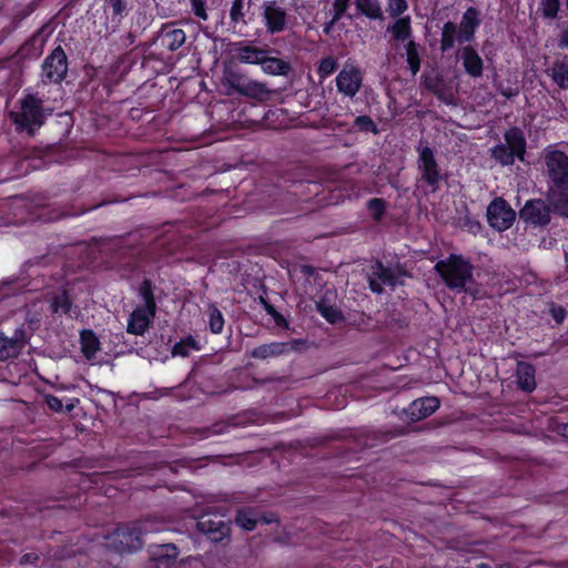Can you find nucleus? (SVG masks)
<instances>
[{
	"label": "nucleus",
	"mask_w": 568,
	"mask_h": 568,
	"mask_svg": "<svg viewBox=\"0 0 568 568\" xmlns=\"http://www.w3.org/2000/svg\"><path fill=\"white\" fill-rule=\"evenodd\" d=\"M558 45L561 48V49H565V48H568V29L565 30L560 38H559V42H558Z\"/></svg>",
	"instance_id": "nucleus-50"
},
{
	"label": "nucleus",
	"mask_w": 568,
	"mask_h": 568,
	"mask_svg": "<svg viewBox=\"0 0 568 568\" xmlns=\"http://www.w3.org/2000/svg\"><path fill=\"white\" fill-rule=\"evenodd\" d=\"M156 554L160 557H165L168 559H174L178 557V549L172 544L161 545L159 547V551Z\"/></svg>",
	"instance_id": "nucleus-44"
},
{
	"label": "nucleus",
	"mask_w": 568,
	"mask_h": 568,
	"mask_svg": "<svg viewBox=\"0 0 568 568\" xmlns=\"http://www.w3.org/2000/svg\"><path fill=\"white\" fill-rule=\"evenodd\" d=\"M235 521L245 530H253L257 524V518L248 510H241L237 513Z\"/></svg>",
	"instance_id": "nucleus-36"
},
{
	"label": "nucleus",
	"mask_w": 568,
	"mask_h": 568,
	"mask_svg": "<svg viewBox=\"0 0 568 568\" xmlns=\"http://www.w3.org/2000/svg\"><path fill=\"white\" fill-rule=\"evenodd\" d=\"M24 342L26 335L23 332L17 331L11 338L0 333V361L14 356L23 346Z\"/></svg>",
	"instance_id": "nucleus-20"
},
{
	"label": "nucleus",
	"mask_w": 568,
	"mask_h": 568,
	"mask_svg": "<svg viewBox=\"0 0 568 568\" xmlns=\"http://www.w3.org/2000/svg\"><path fill=\"white\" fill-rule=\"evenodd\" d=\"M435 270L444 283L454 292H469L474 282V267L470 262L460 255L452 254L446 260L437 262Z\"/></svg>",
	"instance_id": "nucleus-2"
},
{
	"label": "nucleus",
	"mask_w": 568,
	"mask_h": 568,
	"mask_svg": "<svg viewBox=\"0 0 568 568\" xmlns=\"http://www.w3.org/2000/svg\"><path fill=\"white\" fill-rule=\"evenodd\" d=\"M356 8L369 19H381L383 16L378 0H356Z\"/></svg>",
	"instance_id": "nucleus-30"
},
{
	"label": "nucleus",
	"mask_w": 568,
	"mask_h": 568,
	"mask_svg": "<svg viewBox=\"0 0 568 568\" xmlns=\"http://www.w3.org/2000/svg\"><path fill=\"white\" fill-rule=\"evenodd\" d=\"M408 8L406 0H388L387 11L390 17L402 16Z\"/></svg>",
	"instance_id": "nucleus-38"
},
{
	"label": "nucleus",
	"mask_w": 568,
	"mask_h": 568,
	"mask_svg": "<svg viewBox=\"0 0 568 568\" xmlns=\"http://www.w3.org/2000/svg\"><path fill=\"white\" fill-rule=\"evenodd\" d=\"M566 7H567V9H568V0L566 1Z\"/></svg>",
	"instance_id": "nucleus-53"
},
{
	"label": "nucleus",
	"mask_w": 568,
	"mask_h": 568,
	"mask_svg": "<svg viewBox=\"0 0 568 568\" xmlns=\"http://www.w3.org/2000/svg\"><path fill=\"white\" fill-rule=\"evenodd\" d=\"M407 61L412 69V72L415 74L419 69L418 55L415 49V44L413 41H409L407 44Z\"/></svg>",
	"instance_id": "nucleus-39"
},
{
	"label": "nucleus",
	"mask_w": 568,
	"mask_h": 568,
	"mask_svg": "<svg viewBox=\"0 0 568 568\" xmlns=\"http://www.w3.org/2000/svg\"><path fill=\"white\" fill-rule=\"evenodd\" d=\"M195 349H199L196 342L192 337H187L173 346L172 355L186 357L192 351Z\"/></svg>",
	"instance_id": "nucleus-32"
},
{
	"label": "nucleus",
	"mask_w": 568,
	"mask_h": 568,
	"mask_svg": "<svg viewBox=\"0 0 568 568\" xmlns=\"http://www.w3.org/2000/svg\"><path fill=\"white\" fill-rule=\"evenodd\" d=\"M106 7L111 10L113 16L121 17L124 12L125 4L123 0H106Z\"/></svg>",
	"instance_id": "nucleus-47"
},
{
	"label": "nucleus",
	"mask_w": 568,
	"mask_h": 568,
	"mask_svg": "<svg viewBox=\"0 0 568 568\" xmlns=\"http://www.w3.org/2000/svg\"><path fill=\"white\" fill-rule=\"evenodd\" d=\"M197 528L213 541H220L227 537L229 526L220 518L202 516L197 521Z\"/></svg>",
	"instance_id": "nucleus-15"
},
{
	"label": "nucleus",
	"mask_w": 568,
	"mask_h": 568,
	"mask_svg": "<svg viewBox=\"0 0 568 568\" xmlns=\"http://www.w3.org/2000/svg\"><path fill=\"white\" fill-rule=\"evenodd\" d=\"M39 560V556L34 552L26 554L21 557L20 564L21 565H33Z\"/></svg>",
	"instance_id": "nucleus-49"
},
{
	"label": "nucleus",
	"mask_w": 568,
	"mask_h": 568,
	"mask_svg": "<svg viewBox=\"0 0 568 568\" xmlns=\"http://www.w3.org/2000/svg\"><path fill=\"white\" fill-rule=\"evenodd\" d=\"M548 201L552 205L556 213L568 217V189L549 187Z\"/></svg>",
	"instance_id": "nucleus-21"
},
{
	"label": "nucleus",
	"mask_w": 568,
	"mask_h": 568,
	"mask_svg": "<svg viewBox=\"0 0 568 568\" xmlns=\"http://www.w3.org/2000/svg\"><path fill=\"white\" fill-rule=\"evenodd\" d=\"M517 378L518 385L526 392H531L535 389V369L530 364L519 363L517 366Z\"/></svg>",
	"instance_id": "nucleus-24"
},
{
	"label": "nucleus",
	"mask_w": 568,
	"mask_h": 568,
	"mask_svg": "<svg viewBox=\"0 0 568 568\" xmlns=\"http://www.w3.org/2000/svg\"><path fill=\"white\" fill-rule=\"evenodd\" d=\"M148 531L139 525L120 527L112 536V545L118 551L138 550L142 547V534Z\"/></svg>",
	"instance_id": "nucleus-8"
},
{
	"label": "nucleus",
	"mask_w": 568,
	"mask_h": 568,
	"mask_svg": "<svg viewBox=\"0 0 568 568\" xmlns=\"http://www.w3.org/2000/svg\"><path fill=\"white\" fill-rule=\"evenodd\" d=\"M141 295L144 304L138 306L130 315L128 321V332L134 335H143L154 317L155 302L149 285L145 283L141 287Z\"/></svg>",
	"instance_id": "nucleus-5"
},
{
	"label": "nucleus",
	"mask_w": 568,
	"mask_h": 568,
	"mask_svg": "<svg viewBox=\"0 0 568 568\" xmlns=\"http://www.w3.org/2000/svg\"><path fill=\"white\" fill-rule=\"evenodd\" d=\"M52 313L55 314H68L71 311V302L69 296L63 292L54 296L50 303Z\"/></svg>",
	"instance_id": "nucleus-31"
},
{
	"label": "nucleus",
	"mask_w": 568,
	"mask_h": 568,
	"mask_svg": "<svg viewBox=\"0 0 568 568\" xmlns=\"http://www.w3.org/2000/svg\"><path fill=\"white\" fill-rule=\"evenodd\" d=\"M459 58L463 67L471 78H479L483 74V59L478 52L470 45H466L459 50Z\"/></svg>",
	"instance_id": "nucleus-16"
},
{
	"label": "nucleus",
	"mask_w": 568,
	"mask_h": 568,
	"mask_svg": "<svg viewBox=\"0 0 568 568\" xmlns=\"http://www.w3.org/2000/svg\"><path fill=\"white\" fill-rule=\"evenodd\" d=\"M80 343L81 352L89 361L93 359L100 351L99 339L91 331H84L81 333Z\"/></svg>",
	"instance_id": "nucleus-25"
},
{
	"label": "nucleus",
	"mask_w": 568,
	"mask_h": 568,
	"mask_svg": "<svg viewBox=\"0 0 568 568\" xmlns=\"http://www.w3.org/2000/svg\"><path fill=\"white\" fill-rule=\"evenodd\" d=\"M505 144H498L491 150V156L501 165H510L515 159L524 161L526 152V139L523 132L510 129L505 133Z\"/></svg>",
	"instance_id": "nucleus-3"
},
{
	"label": "nucleus",
	"mask_w": 568,
	"mask_h": 568,
	"mask_svg": "<svg viewBox=\"0 0 568 568\" xmlns=\"http://www.w3.org/2000/svg\"><path fill=\"white\" fill-rule=\"evenodd\" d=\"M417 151L418 170L422 174V179L432 187L433 191H436L442 180V174L436 162L434 151L427 145H419Z\"/></svg>",
	"instance_id": "nucleus-7"
},
{
	"label": "nucleus",
	"mask_w": 568,
	"mask_h": 568,
	"mask_svg": "<svg viewBox=\"0 0 568 568\" xmlns=\"http://www.w3.org/2000/svg\"><path fill=\"white\" fill-rule=\"evenodd\" d=\"M318 311L329 323H336L341 320L339 311L333 306L318 305Z\"/></svg>",
	"instance_id": "nucleus-41"
},
{
	"label": "nucleus",
	"mask_w": 568,
	"mask_h": 568,
	"mask_svg": "<svg viewBox=\"0 0 568 568\" xmlns=\"http://www.w3.org/2000/svg\"><path fill=\"white\" fill-rule=\"evenodd\" d=\"M389 31L393 34V38L397 41H406L410 38V17H402L398 18L393 26H390Z\"/></svg>",
	"instance_id": "nucleus-29"
},
{
	"label": "nucleus",
	"mask_w": 568,
	"mask_h": 568,
	"mask_svg": "<svg viewBox=\"0 0 568 568\" xmlns=\"http://www.w3.org/2000/svg\"><path fill=\"white\" fill-rule=\"evenodd\" d=\"M230 83L232 88L242 95L256 99L258 101H266L271 95V90L265 83L247 79L242 75H233Z\"/></svg>",
	"instance_id": "nucleus-11"
},
{
	"label": "nucleus",
	"mask_w": 568,
	"mask_h": 568,
	"mask_svg": "<svg viewBox=\"0 0 568 568\" xmlns=\"http://www.w3.org/2000/svg\"><path fill=\"white\" fill-rule=\"evenodd\" d=\"M368 210L375 220H379L385 211L384 201L381 199H373L368 202Z\"/></svg>",
	"instance_id": "nucleus-42"
},
{
	"label": "nucleus",
	"mask_w": 568,
	"mask_h": 568,
	"mask_svg": "<svg viewBox=\"0 0 568 568\" xmlns=\"http://www.w3.org/2000/svg\"><path fill=\"white\" fill-rule=\"evenodd\" d=\"M209 325L210 329L214 334H219L223 331L224 318L222 313L214 306L209 308Z\"/></svg>",
	"instance_id": "nucleus-34"
},
{
	"label": "nucleus",
	"mask_w": 568,
	"mask_h": 568,
	"mask_svg": "<svg viewBox=\"0 0 568 568\" xmlns=\"http://www.w3.org/2000/svg\"><path fill=\"white\" fill-rule=\"evenodd\" d=\"M44 400L49 408L57 413L62 412L64 407L67 412H71L78 403V399H70L65 405H63L62 400L53 395H47Z\"/></svg>",
	"instance_id": "nucleus-33"
},
{
	"label": "nucleus",
	"mask_w": 568,
	"mask_h": 568,
	"mask_svg": "<svg viewBox=\"0 0 568 568\" xmlns=\"http://www.w3.org/2000/svg\"><path fill=\"white\" fill-rule=\"evenodd\" d=\"M263 72L271 75H284L290 71V64L278 58L265 55L261 63Z\"/></svg>",
	"instance_id": "nucleus-26"
},
{
	"label": "nucleus",
	"mask_w": 568,
	"mask_h": 568,
	"mask_svg": "<svg viewBox=\"0 0 568 568\" xmlns=\"http://www.w3.org/2000/svg\"><path fill=\"white\" fill-rule=\"evenodd\" d=\"M559 432L562 436L565 437H568V423L566 424H562L560 427H559Z\"/></svg>",
	"instance_id": "nucleus-51"
},
{
	"label": "nucleus",
	"mask_w": 568,
	"mask_h": 568,
	"mask_svg": "<svg viewBox=\"0 0 568 568\" xmlns=\"http://www.w3.org/2000/svg\"><path fill=\"white\" fill-rule=\"evenodd\" d=\"M355 124L362 131H375V124L369 116H357L355 119Z\"/></svg>",
	"instance_id": "nucleus-45"
},
{
	"label": "nucleus",
	"mask_w": 568,
	"mask_h": 568,
	"mask_svg": "<svg viewBox=\"0 0 568 568\" xmlns=\"http://www.w3.org/2000/svg\"><path fill=\"white\" fill-rule=\"evenodd\" d=\"M39 323L38 317H31L29 321L30 326L33 328Z\"/></svg>",
	"instance_id": "nucleus-52"
},
{
	"label": "nucleus",
	"mask_w": 568,
	"mask_h": 568,
	"mask_svg": "<svg viewBox=\"0 0 568 568\" xmlns=\"http://www.w3.org/2000/svg\"><path fill=\"white\" fill-rule=\"evenodd\" d=\"M554 83L562 90H568V57L554 62L548 70Z\"/></svg>",
	"instance_id": "nucleus-23"
},
{
	"label": "nucleus",
	"mask_w": 568,
	"mask_h": 568,
	"mask_svg": "<svg viewBox=\"0 0 568 568\" xmlns=\"http://www.w3.org/2000/svg\"><path fill=\"white\" fill-rule=\"evenodd\" d=\"M519 217L531 225H546L550 221V209L542 200H529L519 211Z\"/></svg>",
	"instance_id": "nucleus-14"
},
{
	"label": "nucleus",
	"mask_w": 568,
	"mask_h": 568,
	"mask_svg": "<svg viewBox=\"0 0 568 568\" xmlns=\"http://www.w3.org/2000/svg\"><path fill=\"white\" fill-rule=\"evenodd\" d=\"M402 273L398 268L385 267L381 262L371 265L367 273L369 287L375 293H381L385 286H395Z\"/></svg>",
	"instance_id": "nucleus-9"
},
{
	"label": "nucleus",
	"mask_w": 568,
	"mask_h": 568,
	"mask_svg": "<svg viewBox=\"0 0 568 568\" xmlns=\"http://www.w3.org/2000/svg\"><path fill=\"white\" fill-rule=\"evenodd\" d=\"M53 109L44 105L43 93L24 90L10 111V119L18 131H26L33 134L37 129L43 125L48 115Z\"/></svg>",
	"instance_id": "nucleus-1"
},
{
	"label": "nucleus",
	"mask_w": 568,
	"mask_h": 568,
	"mask_svg": "<svg viewBox=\"0 0 568 568\" xmlns=\"http://www.w3.org/2000/svg\"><path fill=\"white\" fill-rule=\"evenodd\" d=\"M186 36L182 29L173 28L172 26H165L162 28L159 36V41L162 47L170 51L180 49L185 42Z\"/></svg>",
	"instance_id": "nucleus-18"
},
{
	"label": "nucleus",
	"mask_w": 568,
	"mask_h": 568,
	"mask_svg": "<svg viewBox=\"0 0 568 568\" xmlns=\"http://www.w3.org/2000/svg\"><path fill=\"white\" fill-rule=\"evenodd\" d=\"M68 72L67 55L61 47L55 48L43 61L41 82L59 84Z\"/></svg>",
	"instance_id": "nucleus-6"
},
{
	"label": "nucleus",
	"mask_w": 568,
	"mask_h": 568,
	"mask_svg": "<svg viewBox=\"0 0 568 568\" xmlns=\"http://www.w3.org/2000/svg\"><path fill=\"white\" fill-rule=\"evenodd\" d=\"M191 4H192V10L197 18H200L202 20L207 19L204 0H191Z\"/></svg>",
	"instance_id": "nucleus-46"
},
{
	"label": "nucleus",
	"mask_w": 568,
	"mask_h": 568,
	"mask_svg": "<svg viewBox=\"0 0 568 568\" xmlns=\"http://www.w3.org/2000/svg\"><path fill=\"white\" fill-rule=\"evenodd\" d=\"M439 407V400L436 397H424L414 400L408 408V413L414 419H424L432 415Z\"/></svg>",
	"instance_id": "nucleus-19"
},
{
	"label": "nucleus",
	"mask_w": 568,
	"mask_h": 568,
	"mask_svg": "<svg viewBox=\"0 0 568 568\" xmlns=\"http://www.w3.org/2000/svg\"><path fill=\"white\" fill-rule=\"evenodd\" d=\"M456 42L459 43V29L457 28V24L453 22L445 23L440 41L442 51H448Z\"/></svg>",
	"instance_id": "nucleus-28"
},
{
	"label": "nucleus",
	"mask_w": 568,
	"mask_h": 568,
	"mask_svg": "<svg viewBox=\"0 0 568 568\" xmlns=\"http://www.w3.org/2000/svg\"><path fill=\"white\" fill-rule=\"evenodd\" d=\"M349 0H334V16L333 22L341 19V17L345 13L348 8Z\"/></svg>",
	"instance_id": "nucleus-43"
},
{
	"label": "nucleus",
	"mask_w": 568,
	"mask_h": 568,
	"mask_svg": "<svg viewBox=\"0 0 568 568\" xmlns=\"http://www.w3.org/2000/svg\"><path fill=\"white\" fill-rule=\"evenodd\" d=\"M335 68L336 61L333 58L328 57L321 61L317 72L321 78H326L333 73Z\"/></svg>",
	"instance_id": "nucleus-40"
},
{
	"label": "nucleus",
	"mask_w": 568,
	"mask_h": 568,
	"mask_svg": "<svg viewBox=\"0 0 568 568\" xmlns=\"http://www.w3.org/2000/svg\"><path fill=\"white\" fill-rule=\"evenodd\" d=\"M515 211L504 199H495L487 209V217L491 227L498 231L509 229L515 221Z\"/></svg>",
	"instance_id": "nucleus-10"
},
{
	"label": "nucleus",
	"mask_w": 568,
	"mask_h": 568,
	"mask_svg": "<svg viewBox=\"0 0 568 568\" xmlns=\"http://www.w3.org/2000/svg\"><path fill=\"white\" fill-rule=\"evenodd\" d=\"M244 0H233L231 10H230V18L231 21L234 24H246L245 21V12H244Z\"/></svg>",
	"instance_id": "nucleus-35"
},
{
	"label": "nucleus",
	"mask_w": 568,
	"mask_h": 568,
	"mask_svg": "<svg viewBox=\"0 0 568 568\" xmlns=\"http://www.w3.org/2000/svg\"><path fill=\"white\" fill-rule=\"evenodd\" d=\"M363 77L354 65H344L336 77V87L338 92L353 98L362 87Z\"/></svg>",
	"instance_id": "nucleus-13"
},
{
	"label": "nucleus",
	"mask_w": 568,
	"mask_h": 568,
	"mask_svg": "<svg viewBox=\"0 0 568 568\" xmlns=\"http://www.w3.org/2000/svg\"><path fill=\"white\" fill-rule=\"evenodd\" d=\"M263 21L270 33H280L286 27V10L281 1H267L263 6Z\"/></svg>",
	"instance_id": "nucleus-12"
},
{
	"label": "nucleus",
	"mask_w": 568,
	"mask_h": 568,
	"mask_svg": "<svg viewBox=\"0 0 568 568\" xmlns=\"http://www.w3.org/2000/svg\"><path fill=\"white\" fill-rule=\"evenodd\" d=\"M550 313L556 323L560 324L566 317V311L560 306H551Z\"/></svg>",
	"instance_id": "nucleus-48"
},
{
	"label": "nucleus",
	"mask_w": 568,
	"mask_h": 568,
	"mask_svg": "<svg viewBox=\"0 0 568 568\" xmlns=\"http://www.w3.org/2000/svg\"><path fill=\"white\" fill-rule=\"evenodd\" d=\"M291 348L292 347L287 343L274 342L254 348L251 353V356L254 358L266 359L270 357L280 356L288 352Z\"/></svg>",
	"instance_id": "nucleus-22"
},
{
	"label": "nucleus",
	"mask_w": 568,
	"mask_h": 568,
	"mask_svg": "<svg viewBox=\"0 0 568 568\" xmlns=\"http://www.w3.org/2000/svg\"><path fill=\"white\" fill-rule=\"evenodd\" d=\"M266 53L267 52L265 50H262V49H258L255 47H251V45H245V47H241L239 49L237 59L242 63L261 64L262 61L264 60Z\"/></svg>",
	"instance_id": "nucleus-27"
},
{
	"label": "nucleus",
	"mask_w": 568,
	"mask_h": 568,
	"mask_svg": "<svg viewBox=\"0 0 568 568\" xmlns=\"http://www.w3.org/2000/svg\"><path fill=\"white\" fill-rule=\"evenodd\" d=\"M560 7V0H540L539 10L547 19H555Z\"/></svg>",
	"instance_id": "nucleus-37"
},
{
	"label": "nucleus",
	"mask_w": 568,
	"mask_h": 568,
	"mask_svg": "<svg viewBox=\"0 0 568 568\" xmlns=\"http://www.w3.org/2000/svg\"><path fill=\"white\" fill-rule=\"evenodd\" d=\"M478 26V12L474 8H468L462 18L459 26H457L459 29V43L469 42Z\"/></svg>",
	"instance_id": "nucleus-17"
},
{
	"label": "nucleus",
	"mask_w": 568,
	"mask_h": 568,
	"mask_svg": "<svg viewBox=\"0 0 568 568\" xmlns=\"http://www.w3.org/2000/svg\"><path fill=\"white\" fill-rule=\"evenodd\" d=\"M545 174L548 189H568V155L558 150H546L544 152Z\"/></svg>",
	"instance_id": "nucleus-4"
}]
</instances>
